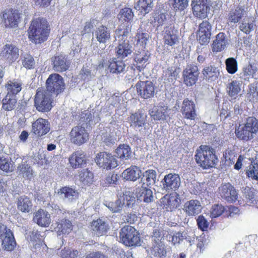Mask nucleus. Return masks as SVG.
Returning <instances> with one entry per match:
<instances>
[{"label":"nucleus","mask_w":258,"mask_h":258,"mask_svg":"<svg viewBox=\"0 0 258 258\" xmlns=\"http://www.w3.org/2000/svg\"><path fill=\"white\" fill-rule=\"evenodd\" d=\"M198 67L194 64L188 65L182 72V78L184 84L187 87L195 85L199 78Z\"/></svg>","instance_id":"13"},{"label":"nucleus","mask_w":258,"mask_h":258,"mask_svg":"<svg viewBox=\"0 0 258 258\" xmlns=\"http://www.w3.org/2000/svg\"><path fill=\"white\" fill-rule=\"evenodd\" d=\"M134 17V13L132 9L129 8L122 9L118 15L119 21L129 22L132 20Z\"/></svg>","instance_id":"53"},{"label":"nucleus","mask_w":258,"mask_h":258,"mask_svg":"<svg viewBox=\"0 0 258 258\" xmlns=\"http://www.w3.org/2000/svg\"><path fill=\"white\" fill-rule=\"evenodd\" d=\"M50 130V125L48 120L38 118L32 124V132L38 137H42L47 134Z\"/></svg>","instance_id":"17"},{"label":"nucleus","mask_w":258,"mask_h":258,"mask_svg":"<svg viewBox=\"0 0 258 258\" xmlns=\"http://www.w3.org/2000/svg\"><path fill=\"white\" fill-rule=\"evenodd\" d=\"M243 193L247 204L252 206L257 205L258 201L255 198L254 189L253 188L246 187L244 189Z\"/></svg>","instance_id":"51"},{"label":"nucleus","mask_w":258,"mask_h":258,"mask_svg":"<svg viewBox=\"0 0 258 258\" xmlns=\"http://www.w3.org/2000/svg\"><path fill=\"white\" fill-rule=\"evenodd\" d=\"M257 70L258 69L255 64L249 63L243 67L240 78L245 81H248L250 78H254Z\"/></svg>","instance_id":"36"},{"label":"nucleus","mask_w":258,"mask_h":258,"mask_svg":"<svg viewBox=\"0 0 258 258\" xmlns=\"http://www.w3.org/2000/svg\"><path fill=\"white\" fill-rule=\"evenodd\" d=\"M0 170L6 173L12 172L14 170V164L11 160L4 156L0 157Z\"/></svg>","instance_id":"49"},{"label":"nucleus","mask_w":258,"mask_h":258,"mask_svg":"<svg viewBox=\"0 0 258 258\" xmlns=\"http://www.w3.org/2000/svg\"><path fill=\"white\" fill-rule=\"evenodd\" d=\"M79 179L84 185H90L94 181V174L88 170L84 169L78 173Z\"/></svg>","instance_id":"43"},{"label":"nucleus","mask_w":258,"mask_h":258,"mask_svg":"<svg viewBox=\"0 0 258 258\" xmlns=\"http://www.w3.org/2000/svg\"><path fill=\"white\" fill-rule=\"evenodd\" d=\"M2 19L6 28H16L20 21V14L17 10H6L2 13Z\"/></svg>","instance_id":"12"},{"label":"nucleus","mask_w":258,"mask_h":258,"mask_svg":"<svg viewBox=\"0 0 258 258\" xmlns=\"http://www.w3.org/2000/svg\"><path fill=\"white\" fill-rule=\"evenodd\" d=\"M69 136L71 142L77 146L83 145L89 139L87 130L82 125L73 127L70 133Z\"/></svg>","instance_id":"8"},{"label":"nucleus","mask_w":258,"mask_h":258,"mask_svg":"<svg viewBox=\"0 0 258 258\" xmlns=\"http://www.w3.org/2000/svg\"><path fill=\"white\" fill-rule=\"evenodd\" d=\"M52 95L43 88H38L34 96V104L39 112H48L53 107Z\"/></svg>","instance_id":"2"},{"label":"nucleus","mask_w":258,"mask_h":258,"mask_svg":"<svg viewBox=\"0 0 258 258\" xmlns=\"http://www.w3.org/2000/svg\"><path fill=\"white\" fill-rule=\"evenodd\" d=\"M51 60L53 69L55 72L62 73L68 70L70 67L71 62L66 55L60 54L54 55Z\"/></svg>","instance_id":"16"},{"label":"nucleus","mask_w":258,"mask_h":258,"mask_svg":"<svg viewBox=\"0 0 258 258\" xmlns=\"http://www.w3.org/2000/svg\"><path fill=\"white\" fill-rule=\"evenodd\" d=\"M95 161L98 166L106 170L115 168L118 165L116 159L111 153L106 152L98 153L96 156Z\"/></svg>","instance_id":"10"},{"label":"nucleus","mask_w":258,"mask_h":258,"mask_svg":"<svg viewBox=\"0 0 258 258\" xmlns=\"http://www.w3.org/2000/svg\"><path fill=\"white\" fill-rule=\"evenodd\" d=\"M109 228V225L100 218L93 220L90 225V230L92 234L97 237L106 235Z\"/></svg>","instance_id":"19"},{"label":"nucleus","mask_w":258,"mask_h":258,"mask_svg":"<svg viewBox=\"0 0 258 258\" xmlns=\"http://www.w3.org/2000/svg\"><path fill=\"white\" fill-rule=\"evenodd\" d=\"M167 107L161 105H154L149 110V114L154 120H166L168 117Z\"/></svg>","instance_id":"26"},{"label":"nucleus","mask_w":258,"mask_h":258,"mask_svg":"<svg viewBox=\"0 0 258 258\" xmlns=\"http://www.w3.org/2000/svg\"><path fill=\"white\" fill-rule=\"evenodd\" d=\"M120 241L125 246L131 247L140 245V234L134 227L130 225L123 226L119 232Z\"/></svg>","instance_id":"4"},{"label":"nucleus","mask_w":258,"mask_h":258,"mask_svg":"<svg viewBox=\"0 0 258 258\" xmlns=\"http://www.w3.org/2000/svg\"><path fill=\"white\" fill-rule=\"evenodd\" d=\"M150 56V52L145 48L136 50L133 56L134 67L139 72L143 71L149 64Z\"/></svg>","instance_id":"7"},{"label":"nucleus","mask_w":258,"mask_h":258,"mask_svg":"<svg viewBox=\"0 0 258 258\" xmlns=\"http://www.w3.org/2000/svg\"><path fill=\"white\" fill-rule=\"evenodd\" d=\"M240 90V84L237 81H232L227 86V91L228 95L234 98H236Z\"/></svg>","instance_id":"50"},{"label":"nucleus","mask_w":258,"mask_h":258,"mask_svg":"<svg viewBox=\"0 0 258 258\" xmlns=\"http://www.w3.org/2000/svg\"><path fill=\"white\" fill-rule=\"evenodd\" d=\"M17 103L16 96L10 94H7L2 101V109L7 111H10L15 108Z\"/></svg>","instance_id":"37"},{"label":"nucleus","mask_w":258,"mask_h":258,"mask_svg":"<svg viewBox=\"0 0 258 258\" xmlns=\"http://www.w3.org/2000/svg\"><path fill=\"white\" fill-rule=\"evenodd\" d=\"M125 66L123 61L113 58L108 61V69L111 73L120 74L125 70Z\"/></svg>","instance_id":"34"},{"label":"nucleus","mask_w":258,"mask_h":258,"mask_svg":"<svg viewBox=\"0 0 258 258\" xmlns=\"http://www.w3.org/2000/svg\"><path fill=\"white\" fill-rule=\"evenodd\" d=\"M127 121L131 127L139 129L141 135H146L151 131V127L147 122V115L142 110H138L131 113L127 118Z\"/></svg>","instance_id":"3"},{"label":"nucleus","mask_w":258,"mask_h":258,"mask_svg":"<svg viewBox=\"0 0 258 258\" xmlns=\"http://www.w3.org/2000/svg\"><path fill=\"white\" fill-rule=\"evenodd\" d=\"M147 185L154 183L156 178V173L154 170L149 169L146 170L143 174Z\"/></svg>","instance_id":"59"},{"label":"nucleus","mask_w":258,"mask_h":258,"mask_svg":"<svg viewBox=\"0 0 258 258\" xmlns=\"http://www.w3.org/2000/svg\"><path fill=\"white\" fill-rule=\"evenodd\" d=\"M23 66L27 70L33 69L35 68V61L34 57L29 54H25L22 59Z\"/></svg>","instance_id":"56"},{"label":"nucleus","mask_w":258,"mask_h":258,"mask_svg":"<svg viewBox=\"0 0 258 258\" xmlns=\"http://www.w3.org/2000/svg\"><path fill=\"white\" fill-rule=\"evenodd\" d=\"M115 53L118 58L124 59L133 52V47L129 41L118 42L115 47Z\"/></svg>","instance_id":"27"},{"label":"nucleus","mask_w":258,"mask_h":258,"mask_svg":"<svg viewBox=\"0 0 258 258\" xmlns=\"http://www.w3.org/2000/svg\"><path fill=\"white\" fill-rule=\"evenodd\" d=\"M27 238L36 247L37 245H42L44 243V238L38 230L33 229L27 233Z\"/></svg>","instance_id":"44"},{"label":"nucleus","mask_w":258,"mask_h":258,"mask_svg":"<svg viewBox=\"0 0 258 258\" xmlns=\"http://www.w3.org/2000/svg\"><path fill=\"white\" fill-rule=\"evenodd\" d=\"M149 37V34L147 33L143 32V30H139L135 37L137 46H142V48H146V45Z\"/></svg>","instance_id":"52"},{"label":"nucleus","mask_w":258,"mask_h":258,"mask_svg":"<svg viewBox=\"0 0 258 258\" xmlns=\"http://www.w3.org/2000/svg\"><path fill=\"white\" fill-rule=\"evenodd\" d=\"M0 239L2 248L8 251L14 250L17 243L12 231L6 225L0 223Z\"/></svg>","instance_id":"5"},{"label":"nucleus","mask_w":258,"mask_h":258,"mask_svg":"<svg viewBox=\"0 0 258 258\" xmlns=\"http://www.w3.org/2000/svg\"><path fill=\"white\" fill-rule=\"evenodd\" d=\"M122 205L119 200L115 201L114 202H110L108 203V208L113 212L116 213L121 210Z\"/></svg>","instance_id":"64"},{"label":"nucleus","mask_w":258,"mask_h":258,"mask_svg":"<svg viewBox=\"0 0 258 258\" xmlns=\"http://www.w3.org/2000/svg\"><path fill=\"white\" fill-rule=\"evenodd\" d=\"M58 194L71 201L77 199L79 196L77 190L69 186L61 187L58 191Z\"/></svg>","instance_id":"42"},{"label":"nucleus","mask_w":258,"mask_h":258,"mask_svg":"<svg viewBox=\"0 0 258 258\" xmlns=\"http://www.w3.org/2000/svg\"><path fill=\"white\" fill-rule=\"evenodd\" d=\"M169 2L176 11H182L188 6V0H169Z\"/></svg>","instance_id":"58"},{"label":"nucleus","mask_w":258,"mask_h":258,"mask_svg":"<svg viewBox=\"0 0 258 258\" xmlns=\"http://www.w3.org/2000/svg\"><path fill=\"white\" fill-rule=\"evenodd\" d=\"M164 43L165 45L173 46L179 42V37L176 34V31L170 27L167 28L163 36Z\"/></svg>","instance_id":"31"},{"label":"nucleus","mask_w":258,"mask_h":258,"mask_svg":"<svg viewBox=\"0 0 258 258\" xmlns=\"http://www.w3.org/2000/svg\"><path fill=\"white\" fill-rule=\"evenodd\" d=\"M45 90L50 94L58 95L64 91L65 84L63 78L58 74L50 75L46 81Z\"/></svg>","instance_id":"6"},{"label":"nucleus","mask_w":258,"mask_h":258,"mask_svg":"<svg viewBox=\"0 0 258 258\" xmlns=\"http://www.w3.org/2000/svg\"><path fill=\"white\" fill-rule=\"evenodd\" d=\"M202 210L200 202L197 200H190L185 202L183 210L188 216H195L200 214Z\"/></svg>","instance_id":"24"},{"label":"nucleus","mask_w":258,"mask_h":258,"mask_svg":"<svg viewBox=\"0 0 258 258\" xmlns=\"http://www.w3.org/2000/svg\"><path fill=\"white\" fill-rule=\"evenodd\" d=\"M50 33L49 24L43 18L33 19L28 30V38L35 44H41L47 41Z\"/></svg>","instance_id":"1"},{"label":"nucleus","mask_w":258,"mask_h":258,"mask_svg":"<svg viewBox=\"0 0 258 258\" xmlns=\"http://www.w3.org/2000/svg\"><path fill=\"white\" fill-rule=\"evenodd\" d=\"M226 45L225 34L223 33H219L216 35V39L212 44V50L213 51H221L223 50Z\"/></svg>","instance_id":"45"},{"label":"nucleus","mask_w":258,"mask_h":258,"mask_svg":"<svg viewBox=\"0 0 258 258\" xmlns=\"http://www.w3.org/2000/svg\"><path fill=\"white\" fill-rule=\"evenodd\" d=\"M142 176V171L140 167L132 165L126 168L122 173V176L126 180L135 181Z\"/></svg>","instance_id":"28"},{"label":"nucleus","mask_w":258,"mask_h":258,"mask_svg":"<svg viewBox=\"0 0 258 258\" xmlns=\"http://www.w3.org/2000/svg\"><path fill=\"white\" fill-rule=\"evenodd\" d=\"M245 10L243 6H238L235 10L230 11L228 15V21L231 23H237L244 15Z\"/></svg>","instance_id":"46"},{"label":"nucleus","mask_w":258,"mask_h":258,"mask_svg":"<svg viewBox=\"0 0 258 258\" xmlns=\"http://www.w3.org/2000/svg\"><path fill=\"white\" fill-rule=\"evenodd\" d=\"M153 8V0H139L135 8L142 14H146L150 12Z\"/></svg>","instance_id":"47"},{"label":"nucleus","mask_w":258,"mask_h":258,"mask_svg":"<svg viewBox=\"0 0 258 258\" xmlns=\"http://www.w3.org/2000/svg\"><path fill=\"white\" fill-rule=\"evenodd\" d=\"M78 253L77 250H71L65 247L61 250L60 256L61 258H76Z\"/></svg>","instance_id":"60"},{"label":"nucleus","mask_w":258,"mask_h":258,"mask_svg":"<svg viewBox=\"0 0 258 258\" xmlns=\"http://www.w3.org/2000/svg\"><path fill=\"white\" fill-rule=\"evenodd\" d=\"M194 15L200 19L207 16L209 6L207 0H193L191 3Z\"/></svg>","instance_id":"20"},{"label":"nucleus","mask_w":258,"mask_h":258,"mask_svg":"<svg viewBox=\"0 0 258 258\" xmlns=\"http://www.w3.org/2000/svg\"><path fill=\"white\" fill-rule=\"evenodd\" d=\"M218 192L223 199L228 202L233 203L238 200V193L230 183L222 184L218 188Z\"/></svg>","instance_id":"14"},{"label":"nucleus","mask_w":258,"mask_h":258,"mask_svg":"<svg viewBox=\"0 0 258 258\" xmlns=\"http://www.w3.org/2000/svg\"><path fill=\"white\" fill-rule=\"evenodd\" d=\"M131 155L130 146L126 144H120L115 150V156L121 160H128Z\"/></svg>","instance_id":"39"},{"label":"nucleus","mask_w":258,"mask_h":258,"mask_svg":"<svg viewBox=\"0 0 258 258\" xmlns=\"http://www.w3.org/2000/svg\"><path fill=\"white\" fill-rule=\"evenodd\" d=\"M17 206L18 210L21 212L29 213L32 207V201L26 196H20L17 199Z\"/></svg>","instance_id":"35"},{"label":"nucleus","mask_w":258,"mask_h":258,"mask_svg":"<svg viewBox=\"0 0 258 258\" xmlns=\"http://www.w3.org/2000/svg\"><path fill=\"white\" fill-rule=\"evenodd\" d=\"M210 146L202 145L197 150L195 159L203 169L210 168Z\"/></svg>","instance_id":"15"},{"label":"nucleus","mask_w":258,"mask_h":258,"mask_svg":"<svg viewBox=\"0 0 258 258\" xmlns=\"http://www.w3.org/2000/svg\"><path fill=\"white\" fill-rule=\"evenodd\" d=\"M136 197L138 200L145 203H150L152 201V191L149 188L142 186L136 188Z\"/></svg>","instance_id":"32"},{"label":"nucleus","mask_w":258,"mask_h":258,"mask_svg":"<svg viewBox=\"0 0 258 258\" xmlns=\"http://www.w3.org/2000/svg\"><path fill=\"white\" fill-rule=\"evenodd\" d=\"M243 125L245 128L249 129L254 134L258 131V121L254 117L247 118L246 122Z\"/></svg>","instance_id":"54"},{"label":"nucleus","mask_w":258,"mask_h":258,"mask_svg":"<svg viewBox=\"0 0 258 258\" xmlns=\"http://www.w3.org/2000/svg\"><path fill=\"white\" fill-rule=\"evenodd\" d=\"M73 227L72 223L70 220L63 219L57 222L55 230L59 235L68 234L72 231Z\"/></svg>","instance_id":"33"},{"label":"nucleus","mask_w":258,"mask_h":258,"mask_svg":"<svg viewBox=\"0 0 258 258\" xmlns=\"http://www.w3.org/2000/svg\"><path fill=\"white\" fill-rule=\"evenodd\" d=\"M224 211V207L219 204H215L212 206L211 210V218L220 216Z\"/></svg>","instance_id":"61"},{"label":"nucleus","mask_w":258,"mask_h":258,"mask_svg":"<svg viewBox=\"0 0 258 258\" xmlns=\"http://www.w3.org/2000/svg\"><path fill=\"white\" fill-rule=\"evenodd\" d=\"M7 94L16 96L22 90V83L17 79L8 81L5 85Z\"/></svg>","instance_id":"41"},{"label":"nucleus","mask_w":258,"mask_h":258,"mask_svg":"<svg viewBox=\"0 0 258 258\" xmlns=\"http://www.w3.org/2000/svg\"><path fill=\"white\" fill-rule=\"evenodd\" d=\"M251 163L247 170V175L258 181V158H255V160L253 162H251Z\"/></svg>","instance_id":"55"},{"label":"nucleus","mask_w":258,"mask_h":258,"mask_svg":"<svg viewBox=\"0 0 258 258\" xmlns=\"http://www.w3.org/2000/svg\"><path fill=\"white\" fill-rule=\"evenodd\" d=\"M197 225L199 229L202 231L208 230L209 223L203 215H200L197 219Z\"/></svg>","instance_id":"62"},{"label":"nucleus","mask_w":258,"mask_h":258,"mask_svg":"<svg viewBox=\"0 0 258 258\" xmlns=\"http://www.w3.org/2000/svg\"><path fill=\"white\" fill-rule=\"evenodd\" d=\"M131 32V27L129 24H121L115 31L116 37L118 38V42L126 41L128 36Z\"/></svg>","instance_id":"38"},{"label":"nucleus","mask_w":258,"mask_h":258,"mask_svg":"<svg viewBox=\"0 0 258 258\" xmlns=\"http://www.w3.org/2000/svg\"><path fill=\"white\" fill-rule=\"evenodd\" d=\"M87 157L82 151H76L73 152L69 158L71 167L73 169L82 168L87 163Z\"/></svg>","instance_id":"18"},{"label":"nucleus","mask_w":258,"mask_h":258,"mask_svg":"<svg viewBox=\"0 0 258 258\" xmlns=\"http://www.w3.org/2000/svg\"><path fill=\"white\" fill-rule=\"evenodd\" d=\"M138 95L144 99H150L154 96L156 87L150 81H139L136 85Z\"/></svg>","instance_id":"11"},{"label":"nucleus","mask_w":258,"mask_h":258,"mask_svg":"<svg viewBox=\"0 0 258 258\" xmlns=\"http://www.w3.org/2000/svg\"><path fill=\"white\" fill-rule=\"evenodd\" d=\"M33 220L40 227H47L51 223L50 215L47 211L40 209L34 213Z\"/></svg>","instance_id":"23"},{"label":"nucleus","mask_w":258,"mask_h":258,"mask_svg":"<svg viewBox=\"0 0 258 258\" xmlns=\"http://www.w3.org/2000/svg\"><path fill=\"white\" fill-rule=\"evenodd\" d=\"M18 170L20 173L25 174L27 178L32 175V170L28 164H21L18 166Z\"/></svg>","instance_id":"63"},{"label":"nucleus","mask_w":258,"mask_h":258,"mask_svg":"<svg viewBox=\"0 0 258 258\" xmlns=\"http://www.w3.org/2000/svg\"><path fill=\"white\" fill-rule=\"evenodd\" d=\"M19 49L12 43L4 45L0 51V59L11 64L19 57Z\"/></svg>","instance_id":"9"},{"label":"nucleus","mask_w":258,"mask_h":258,"mask_svg":"<svg viewBox=\"0 0 258 258\" xmlns=\"http://www.w3.org/2000/svg\"><path fill=\"white\" fill-rule=\"evenodd\" d=\"M94 35L100 44H105L111 39L110 30L104 25H101L95 29Z\"/></svg>","instance_id":"25"},{"label":"nucleus","mask_w":258,"mask_h":258,"mask_svg":"<svg viewBox=\"0 0 258 258\" xmlns=\"http://www.w3.org/2000/svg\"><path fill=\"white\" fill-rule=\"evenodd\" d=\"M164 187L167 189H177L180 184V178L177 174L169 173L164 176Z\"/></svg>","instance_id":"30"},{"label":"nucleus","mask_w":258,"mask_h":258,"mask_svg":"<svg viewBox=\"0 0 258 258\" xmlns=\"http://www.w3.org/2000/svg\"><path fill=\"white\" fill-rule=\"evenodd\" d=\"M199 41L201 44H208L210 39V23L208 21H203L199 26Z\"/></svg>","instance_id":"29"},{"label":"nucleus","mask_w":258,"mask_h":258,"mask_svg":"<svg viewBox=\"0 0 258 258\" xmlns=\"http://www.w3.org/2000/svg\"><path fill=\"white\" fill-rule=\"evenodd\" d=\"M161 203L163 207L168 211H172L177 209L180 205L181 200L178 194L166 195L162 198Z\"/></svg>","instance_id":"22"},{"label":"nucleus","mask_w":258,"mask_h":258,"mask_svg":"<svg viewBox=\"0 0 258 258\" xmlns=\"http://www.w3.org/2000/svg\"><path fill=\"white\" fill-rule=\"evenodd\" d=\"M255 27L253 18L244 19L239 26L240 30L246 34H249Z\"/></svg>","instance_id":"48"},{"label":"nucleus","mask_w":258,"mask_h":258,"mask_svg":"<svg viewBox=\"0 0 258 258\" xmlns=\"http://www.w3.org/2000/svg\"><path fill=\"white\" fill-rule=\"evenodd\" d=\"M226 68L227 72L233 74L237 71V62L233 57H229L225 60Z\"/></svg>","instance_id":"57"},{"label":"nucleus","mask_w":258,"mask_h":258,"mask_svg":"<svg viewBox=\"0 0 258 258\" xmlns=\"http://www.w3.org/2000/svg\"><path fill=\"white\" fill-rule=\"evenodd\" d=\"M235 134L238 139L247 141L253 138L254 134L243 125H239L235 130Z\"/></svg>","instance_id":"40"},{"label":"nucleus","mask_w":258,"mask_h":258,"mask_svg":"<svg viewBox=\"0 0 258 258\" xmlns=\"http://www.w3.org/2000/svg\"><path fill=\"white\" fill-rule=\"evenodd\" d=\"M181 112L185 118L195 120L197 113L194 102L188 98H185L182 103Z\"/></svg>","instance_id":"21"}]
</instances>
